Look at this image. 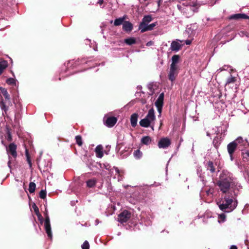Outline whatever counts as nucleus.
<instances>
[{"label":"nucleus","mask_w":249,"mask_h":249,"mask_svg":"<svg viewBox=\"0 0 249 249\" xmlns=\"http://www.w3.org/2000/svg\"><path fill=\"white\" fill-rule=\"evenodd\" d=\"M226 219V215L224 213L220 214L218 215V222L219 223L224 222Z\"/></svg>","instance_id":"2f4dec72"},{"label":"nucleus","mask_w":249,"mask_h":249,"mask_svg":"<svg viewBox=\"0 0 249 249\" xmlns=\"http://www.w3.org/2000/svg\"><path fill=\"white\" fill-rule=\"evenodd\" d=\"M152 141L151 138L149 136H145L142 138L141 142L145 145L149 144Z\"/></svg>","instance_id":"5701e85b"},{"label":"nucleus","mask_w":249,"mask_h":249,"mask_svg":"<svg viewBox=\"0 0 249 249\" xmlns=\"http://www.w3.org/2000/svg\"><path fill=\"white\" fill-rule=\"evenodd\" d=\"M163 99H164V94L163 93H161L159 95L158 99L155 102V106H156L158 111L159 113V116H160L161 113L162 111V107L163 106Z\"/></svg>","instance_id":"0eeeda50"},{"label":"nucleus","mask_w":249,"mask_h":249,"mask_svg":"<svg viewBox=\"0 0 249 249\" xmlns=\"http://www.w3.org/2000/svg\"><path fill=\"white\" fill-rule=\"evenodd\" d=\"M7 140L8 141H11V140H12L11 136L9 132L8 133Z\"/></svg>","instance_id":"a19ab883"},{"label":"nucleus","mask_w":249,"mask_h":249,"mask_svg":"<svg viewBox=\"0 0 249 249\" xmlns=\"http://www.w3.org/2000/svg\"><path fill=\"white\" fill-rule=\"evenodd\" d=\"M36 188V185L34 182H30L29 187V191L30 193H33L35 192Z\"/></svg>","instance_id":"c85d7f7f"},{"label":"nucleus","mask_w":249,"mask_h":249,"mask_svg":"<svg viewBox=\"0 0 249 249\" xmlns=\"http://www.w3.org/2000/svg\"><path fill=\"white\" fill-rule=\"evenodd\" d=\"M235 81L236 78L232 76H231L227 80V82L225 85L226 87L233 86Z\"/></svg>","instance_id":"6ab92c4d"},{"label":"nucleus","mask_w":249,"mask_h":249,"mask_svg":"<svg viewBox=\"0 0 249 249\" xmlns=\"http://www.w3.org/2000/svg\"><path fill=\"white\" fill-rule=\"evenodd\" d=\"M179 56L178 55H174L172 58V64L171 66L175 67H178V63L179 60Z\"/></svg>","instance_id":"412c9836"},{"label":"nucleus","mask_w":249,"mask_h":249,"mask_svg":"<svg viewBox=\"0 0 249 249\" xmlns=\"http://www.w3.org/2000/svg\"><path fill=\"white\" fill-rule=\"evenodd\" d=\"M17 146L14 143H10L7 148V152L9 155L12 156L15 158L17 156Z\"/></svg>","instance_id":"f8f14e48"},{"label":"nucleus","mask_w":249,"mask_h":249,"mask_svg":"<svg viewBox=\"0 0 249 249\" xmlns=\"http://www.w3.org/2000/svg\"><path fill=\"white\" fill-rule=\"evenodd\" d=\"M6 83L9 85H16V80L13 78H8L6 80Z\"/></svg>","instance_id":"c756f323"},{"label":"nucleus","mask_w":249,"mask_h":249,"mask_svg":"<svg viewBox=\"0 0 249 249\" xmlns=\"http://www.w3.org/2000/svg\"><path fill=\"white\" fill-rule=\"evenodd\" d=\"M185 43L187 45H190L191 43V41L189 40H187L185 41Z\"/></svg>","instance_id":"a18cd8bd"},{"label":"nucleus","mask_w":249,"mask_h":249,"mask_svg":"<svg viewBox=\"0 0 249 249\" xmlns=\"http://www.w3.org/2000/svg\"><path fill=\"white\" fill-rule=\"evenodd\" d=\"M208 169H209L211 172L214 171V168L213 166V163L212 162H209Z\"/></svg>","instance_id":"c9c22d12"},{"label":"nucleus","mask_w":249,"mask_h":249,"mask_svg":"<svg viewBox=\"0 0 249 249\" xmlns=\"http://www.w3.org/2000/svg\"><path fill=\"white\" fill-rule=\"evenodd\" d=\"M104 0H98V3L100 5H102L103 3Z\"/></svg>","instance_id":"c03bdc74"},{"label":"nucleus","mask_w":249,"mask_h":249,"mask_svg":"<svg viewBox=\"0 0 249 249\" xmlns=\"http://www.w3.org/2000/svg\"><path fill=\"white\" fill-rule=\"evenodd\" d=\"M95 153L97 157L101 158L103 156V146L101 145H98L95 148Z\"/></svg>","instance_id":"dca6fc26"},{"label":"nucleus","mask_w":249,"mask_h":249,"mask_svg":"<svg viewBox=\"0 0 249 249\" xmlns=\"http://www.w3.org/2000/svg\"><path fill=\"white\" fill-rule=\"evenodd\" d=\"M230 249H237V247L235 246H232Z\"/></svg>","instance_id":"de8ad7c7"},{"label":"nucleus","mask_w":249,"mask_h":249,"mask_svg":"<svg viewBox=\"0 0 249 249\" xmlns=\"http://www.w3.org/2000/svg\"><path fill=\"white\" fill-rule=\"evenodd\" d=\"M207 136H209V133L208 132L207 133Z\"/></svg>","instance_id":"8fccbe9b"},{"label":"nucleus","mask_w":249,"mask_h":249,"mask_svg":"<svg viewBox=\"0 0 249 249\" xmlns=\"http://www.w3.org/2000/svg\"><path fill=\"white\" fill-rule=\"evenodd\" d=\"M156 24H157L156 23H153L152 24L148 25V30L151 31V30H153V29L156 25Z\"/></svg>","instance_id":"4c0bfd02"},{"label":"nucleus","mask_w":249,"mask_h":249,"mask_svg":"<svg viewBox=\"0 0 249 249\" xmlns=\"http://www.w3.org/2000/svg\"><path fill=\"white\" fill-rule=\"evenodd\" d=\"M149 127H150L151 128L152 130H154V123H153L152 124H151L150 125V126H149Z\"/></svg>","instance_id":"49530a36"},{"label":"nucleus","mask_w":249,"mask_h":249,"mask_svg":"<svg viewBox=\"0 0 249 249\" xmlns=\"http://www.w3.org/2000/svg\"><path fill=\"white\" fill-rule=\"evenodd\" d=\"M242 155L243 156V158H246L247 157H249V151H246L245 152H242Z\"/></svg>","instance_id":"58836bf2"},{"label":"nucleus","mask_w":249,"mask_h":249,"mask_svg":"<svg viewBox=\"0 0 249 249\" xmlns=\"http://www.w3.org/2000/svg\"><path fill=\"white\" fill-rule=\"evenodd\" d=\"M171 144V141L168 138H161L158 142L160 148H166Z\"/></svg>","instance_id":"9d476101"},{"label":"nucleus","mask_w":249,"mask_h":249,"mask_svg":"<svg viewBox=\"0 0 249 249\" xmlns=\"http://www.w3.org/2000/svg\"><path fill=\"white\" fill-rule=\"evenodd\" d=\"M155 120L154 110L153 108H151L149 110L145 117L140 121V125L143 127H148L154 123Z\"/></svg>","instance_id":"7ed1b4c3"},{"label":"nucleus","mask_w":249,"mask_h":249,"mask_svg":"<svg viewBox=\"0 0 249 249\" xmlns=\"http://www.w3.org/2000/svg\"><path fill=\"white\" fill-rule=\"evenodd\" d=\"M153 44V42L152 41H149L146 43V46H150L152 45Z\"/></svg>","instance_id":"79ce46f5"},{"label":"nucleus","mask_w":249,"mask_h":249,"mask_svg":"<svg viewBox=\"0 0 249 249\" xmlns=\"http://www.w3.org/2000/svg\"><path fill=\"white\" fill-rule=\"evenodd\" d=\"M75 140L76 141V143L79 145L81 146L82 144V138L80 136H76L75 137Z\"/></svg>","instance_id":"72a5a7b5"},{"label":"nucleus","mask_w":249,"mask_h":249,"mask_svg":"<svg viewBox=\"0 0 249 249\" xmlns=\"http://www.w3.org/2000/svg\"><path fill=\"white\" fill-rule=\"evenodd\" d=\"M235 142V143L238 146L239 145H244L247 142L246 141H245L241 137H238L235 140L233 141Z\"/></svg>","instance_id":"b1692460"},{"label":"nucleus","mask_w":249,"mask_h":249,"mask_svg":"<svg viewBox=\"0 0 249 249\" xmlns=\"http://www.w3.org/2000/svg\"><path fill=\"white\" fill-rule=\"evenodd\" d=\"M104 121L105 122V124L107 127H112L117 122V119L114 117H107L105 120V117L104 118Z\"/></svg>","instance_id":"ddd939ff"},{"label":"nucleus","mask_w":249,"mask_h":249,"mask_svg":"<svg viewBox=\"0 0 249 249\" xmlns=\"http://www.w3.org/2000/svg\"><path fill=\"white\" fill-rule=\"evenodd\" d=\"M148 24L142 22L140 24L139 29L141 30V32L143 33L148 30Z\"/></svg>","instance_id":"4be33fe9"},{"label":"nucleus","mask_w":249,"mask_h":249,"mask_svg":"<svg viewBox=\"0 0 249 249\" xmlns=\"http://www.w3.org/2000/svg\"><path fill=\"white\" fill-rule=\"evenodd\" d=\"M131 216V213L125 210L122 212L118 215V220L120 223L126 222Z\"/></svg>","instance_id":"39448f33"},{"label":"nucleus","mask_w":249,"mask_h":249,"mask_svg":"<svg viewBox=\"0 0 249 249\" xmlns=\"http://www.w3.org/2000/svg\"><path fill=\"white\" fill-rule=\"evenodd\" d=\"M233 178L231 174L227 171H223L217 183L220 191L223 193L229 192L230 187L233 183Z\"/></svg>","instance_id":"f257e3e1"},{"label":"nucleus","mask_w":249,"mask_h":249,"mask_svg":"<svg viewBox=\"0 0 249 249\" xmlns=\"http://www.w3.org/2000/svg\"><path fill=\"white\" fill-rule=\"evenodd\" d=\"M210 193L212 194V192H211V190H209L207 192V194H208V195H209Z\"/></svg>","instance_id":"09e8293b"},{"label":"nucleus","mask_w":249,"mask_h":249,"mask_svg":"<svg viewBox=\"0 0 249 249\" xmlns=\"http://www.w3.org/2000/svg\"><path fill=\"white\" fill-rule=\"evenodd\" d=\"M178 67L170 66V69L169 73V78L171 81H174L178 74Z\"/></svg>","instance_id":"1a4fd4ad"},{"label":"nucleus","mask_w":249,"mask_h":249,"mask_svg":"<svg viewBox=\"0 0 249 249\" xmlns=\"http://www.w3.org/2000/svg\"><path fill=\"white\" fill-rule=\"evenodd\" d=\"M1 93L3 94L5 98V101L4 102L2 103L1 102V106L2 105V109L6 113L8 106L10 104V101L9 100L10 98L7 90L5 89H2L1 88Z\"/></svg>","instance_id":"20e7f679"},{"label":"nucleus","mask_w":249,"mask_h":249,"mask_svg":"<svg viewBox=\"0 0 249 249\" xmlns=\"http://www.w3.org/2000/svg\"><path fill=\"white\" fill-rule=\"evenodd\" d=\"M96 182L97 180L95 179H91L87 181V185L89 187H92L95 185Z\"/></svg>","instance_id":"bb28decb"},{"label":"nucleus","mask_w":249,"mask_h":249,"mask_svg":"<svg viewBox=\"0 0 249 249\" xmlns=\"http://www.w3.org/2000/svg\"><path fill=\"white\" fill-rule=\"evenodd\" d=\"M138 117V115L136 113H134L131 116V124L133 127H135L137 125Z\"/></svg>","instance_id":"a211bd4d"},{"label":"nucleus","mask_w":249,"mask_h":249,"mask_svg":"<svg viewBox=\"0 0 249 249\" xmlns=\"http://www.w3.org/2000/svg\"><path fill=\"white\" fill-rule=\"evenodd\" d=\"M8 66L7 62L5 60L1 59V71L5 69Z\"/></svg>","instance_id":"473e14b6"},{"label":"nucleus","mask_w":249,"mask_h":249,"mask_svg":"<svg viewBox=\"0 0 249 249\" xmlns=\"http://www.w3.org/2000/svg\"><path fill=\"white\" fill-rule=\"evenodd\" d=\"M180 43L178 41H173L171 45V49L172 51H178L181 48Z\"/></svg>","instance_id":"f3484780"},{"label":"nucleus","mask_w":249,"mask_h":249,"mask_svg":"<svg viewBox=\"0 0 249 249\" xmlns=\"http://www.w3.org/2000/svg\"><path fill=\"white\" fill-rule=\"evenodd\" d=\"M237 145L235 143V142H232L229 143L227 145V150L228 153L230 156V158L231 160H233L232 155L235 151Z\"/></svg>","instance_id":"9b49d317"},{"label":"nucleus","mask_w":249,"mask_h":249,"mask_svg":"<svg viewBox=\"0 0 249 249\" xmlns=\"http://www.w3.org/2000/svg\"><path fill=\"white\" fill-rule=\"evenodd\" d=\"M105 168L110 171V166L108 164H105L104 165Z\"/></svg>","instance_id":"ea45409f"},{"label":"nucleus","mask_w":249,"mask_h":249,"mask_svg":"<svg viewBox=\"0 0 249 249\" xmlns=\"http://www.w3.org/2000/svg\"><path fill=\"white\" fill-rule=\"evenodd\" d=\"M46 196V193L44 190H41L39 193V196L42 199H44Z\"/></svg>","instance_id":"e433bc0d"},{"label":"nucleus","mask_w":249,"mask_h":249,"mask_svg":"<svg viewBox=\"0 0 249 249\" xmlns=\"http://www.w3.org/2000/svg\"><path fill=\"white\" fill-rule=\"evenodd\" d=\"M217 203L220 210L227 212L233 211L236 207L237 204L236 201H233L231 198L228 197L221 199Z\"/></svg>","instance_id":"f03ea898"},{"label":"nucleus","mask_w":249,"mask_h":249,"mask_svg":"<svg viewBox=\"0 0 249 249\" xmlns=\"http://www.w3.org/2000/svg\"><path fill=\"white\" fill-rule=\"evenodd\" d=\"M133 155L135 159H139L142 157V153L140 150H137L134 152Z\"/></svg>","instance_id":"cd10ccee"},{"label":"nucleus","mask_w":249,"mask_h":249,"mask_svg":"<svg viewBox=\"0 0 249 249\" xmlns=\"http://www.w3.org/2000/svg\"><path fill=\"white\" fill-rule=\"evenodd\" d=\"M225 70V69L224 68H219V69H218L217 70V72L219 73V72H221V71H224Z\"/></svg>","instance_id":"37998d69"},{"label":"nucleus","mask_w":249,"mask_h":249,"mask_svg":"<svg viewBox=\"0 0 249 249\" xmlns=\"http://www.w3.org/2000/svg\"><path fill=\"white\" fill-rule=\"evenodd\" d=\"M44 228L48 236L50 238H52V233L51 231V225L50 222V218L49 216L46 214L45 216V220L44 223Z\"/></svg>","instance_id":"6e6552de"},{"label":"nucleus","mask_w":249,"mask_h":249,"mask_svg":"<svg viewBox=\"0 0 249 249\" xmlns=\"http://www.w3.org/2000/svg\"><path fill=\"white\" fill-rule=\"evenodd\" d=\"M124 41L126 44L130 45L136 43V39L133 37H130L125 39Z\"/></svg>","instance_id":"a878e982"},{"label":"nucleus","mask_w":249,"mask_h":249,"mask_svg":"<svg viewBox=\"0 0 249 249\" xmlns=\"http://www.w3.org/2000/svg\"><path fill=\"white\" fill-rule=\"evenodd\" d=\"M33 208L37 216L38 219L41 222H42V218L41 214L39 213L38 208L35 204H34L33 205Z\"/></svg>","instance_id":"393cba45"},{"label":"nucleus","mask_w":249,"mask_h":249,"mask_svg":"<svg viewBox=\"0 0 249 249\" xmlns=\"http://www.w3.org/2000/svg\"><path fill=\"white\" fill-rule=\"evenodd\" d=\"M89 245L87 241H85L82 245V249H89Z\"/></svg>","instance_id":"f704fd0d"},{"label":"nucleus","mask_w":249,"mask_h":249,"mask_svg":"<svg viewBox=\"0 0 249 249\" xmlns=\"http://www.w3.org/2000/svg\"><path fill=\"white\" fill-rule=\"evenodd\" d=\"M126 16H124L122 18H120L116 19L114 20V25L115 26H119L122 24H123L124 22V20L126 18Z\"/></svg>","instance_id":"aec40b11"},{"label":"nucleus","mask_w":249,"mask_h":249,"mask_svg":"<svg viewBox=\"0 0 249 249\" xmlns=\"http://www.w3.org/2000/svg\"><path fill=\"white\" fill-rule=\"evenodd\" d=\"M230 18L234 19H249V17L245 14H236L232 15L231 16Z\"/></svg>","instance_id":"4468645a"},{"label":"nucleus","mask_w":249,"mask_h":249,"mask_svg":"<svg viewBox=\"0 0 249 249\" xmlns=\"http://www.w3.org/2000/svg\"><path fill=\"white\" fill-rule=\"evenodd\" d=\"M152 20V18L150 16H146L144 17V18L142 19V22L145 23H148Z\"/></svg>","instance_id":"7c9ffc66"},{"label":"nucleus","mask_w":249,"mask_h":249,"mask_svg":"<svg viewBox=\"0 0 249 249\" xmlns=\"http://www.w3.org/2000/svg\"><path fill=\"white\" fill-rule=\"evenodd\" d=\"M123 29L126 32H130L133 29V25L129 21H124L123 24Z\"/></svg>","instance_id":"2eb2a0df"},{"label":"nucleus","mask_w":249,"mask_h":249,"mask_svg":"<svg viewBox=\"0 0 249 249\" xmlns=\"http://www.w3.org/2000/svg\"><path fill=\"white\" fill-rule=\"evenodd\" d=\"M123 173V171H120L117 168L113 167L110 170L109 174L110 176H113V178H117L118 181H119L122 180L121 175Z\"/></svg>","instance_id":"423d86ee"}]
</instances>
